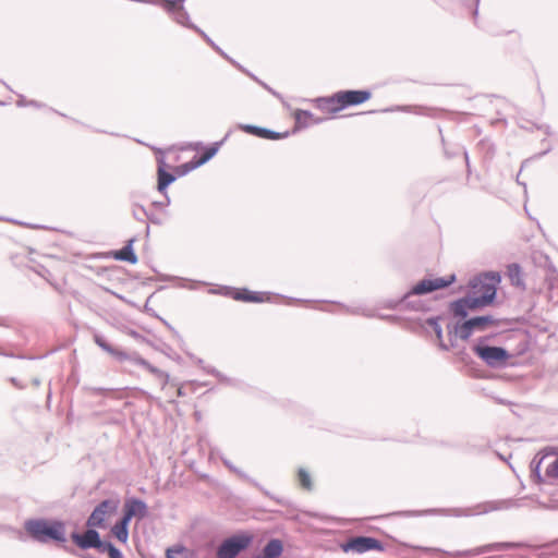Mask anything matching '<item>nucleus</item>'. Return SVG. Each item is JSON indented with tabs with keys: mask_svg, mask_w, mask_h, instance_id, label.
Returning a JSON list of instances; mask_svg holds the SVG:
<instances>
[{
	"mask_svg": "<svg viewBox=\"0 0 558 558\" xmlns=\"http://www.w3.org/2000/svg\"><path fill=\"white\" fill-rule=\"evenodd\" d=\"M145 219H147L148 221H150L151 223H155V225H160V220L157 219L155 217V215L150 214L147 211V216H145Z\"/></svg>",
	"mask_w": 558,
	"mask_h": 558,
	"instance_id": "40",
	"label": "nucleus"
},
{
	"mask_svg": "<svg viewBox=\"0 0 558 558\" xmlns=\"http://www.w3.org/2000/svg\"><path fill=\"white\" fill-rule=\"evenodd\" d=\"M28 105H32V106H35V107H40V105L37 104L36 101H29Z\"/></svg>",
	"mask_w": 558,
	"mask_h": 558,
	"instance_id": "48",
	"label": "nucleus"
},
{
	"mask_svg": "<svg viewBox=\"0 0 558 558\" xmlns=\"http://www.w3.org/2000/svg\"><path fill=\"white\" fill-rule=\"evenodd\" d=\"M464 158H465L466 166L469 167V155H468V151H464Z\"/></svg>",
	"mask_w": 558,
	"mask_h": 558,
	"instance_id": "47",
	"label": "nucleus"
},
{
	"mask_svg": "<svg viewBox=\"0 0 558 558\" xmlns=\"http://www.w3.org/2000/svg\"><path fill=\"white\" fill-rule=\"evenodd\" d=\"M367 317H374L376 316L373 312L363 313Z\"/></svg>",
	"mask_w": 558,
	"mask_h": 558,
	"instance_id": "46",
	"label": "nucleus"
},
{
	"mask_svg": "<svg viewBox=\"0 0 558 558\" xmlns=\"http://www.w3.org/2000/svg\"><path fill=\"white\" fill-rule=\"evenodd\" d=\"M148 509L145 501L131 498L128 499L124 504V513L122 519L130 522L132 518L137 517L138 519H143L147 515Z\"/></svg>",
	"mask_w": 558,
	"mask_h": 558,
	"instance_id": "11",
	"label": "nucleus"
},
{
	"mask_svg": "<svg viewBox=\"0 0 558 558\" xmlns=\"http://www.w3.org/2000/svg\"><path fill=\"white\" fill-rule=\"evenodd\" d=\"M473 352L489 367L500 368L507 365L510 359L509 352L501 347H492L486 341L480 340L473 345Z\"/></svg>",
	"mask_w": 558,
	"mask_h": 558,
	"instance_id": "4",
	"label": "nucleus"
},
{
	"mask_svg": "<svg viewBox=\"0 0 558 558\" xmlns=\"http://www.w3.org/2000/svg\"><path fill=\"white\" fill-rule=\"evenodd\" d=\"M546 473L549 476L558 477V456L548 464Z\"/></svg>",
	"mask_w": 558,
	"mask_h": 558,
	"instance_id": "33",
	"label": "nucleus"
},
{
	"mask_svg": "<svg viewBox=\"0 0 558 558\" xmlns=\"http://www.w3.org/2000/svg\"><path fill=\"white\" fill-rule=\"evenodd\" d=\"M175 177L167 172L162 166L158 167V191L163 192L172 182H174Z\"/></svg>",
	"mask_w": 558,
	"mask_h": 558,
	"instance_id": "25",
	"label": "nucleus"
},
{
	"mask_svg": "<svg viewBox=\"0 0 558 558\" xmlns=\"http://www.w3.org/2000/svg\"><path fill=\"white\" fill-rule=\"evenodd\" d=\"M24 530L36 542L46 544L66 542V525L61 520L29 519L24 523Z\"/></svg>",
	"mask_w": 558,
	"mask_h": 558,
	"instance_id": "1",
	"label": "nucleus"
},
{
	"mask_svg": "<svg viewBox=\"0 0 558 558\" xmlns=\"http://www.w3.org/2000/svg\"><path fill=\"white\" fill-rule=\"evenodd\" d=\"M169 2H173V7L170 10H166L169 13L173 14L174 21L187 28L197 29V26L190 22V16L186 10L183 7L184 0H168Z\"/></svg>",
	"mask_w": 558,
	"mask_h": 558,
	"instance_id": "13",
	"label": "nucleus"
},
{
	"mask_svg": "<svg viewBox=\"0 0 558 558\" xmlns=\"http://www.w3.org/2000/svg\"><path fill=\"white\" fill-rule=\"evenodd\" d=\"M96 529L97 527H88L84 534L73 532L71 538L81 549L95 548L96 545H99L100 538Z\"/></svg>",
	"mask_w": 558,
	"mask_h": 558,
	"instance_id": "12",
	"label": "nucleus"
},
{
	"mask_svg": "<svg viewBox=\"0 0 558 558\" xmlns=\"http://www.w3.org/2000/svg\"><path fill=\"white\" fill-rule=\"evenodd\" d=\"M223 463H225L226 466L229 468V470H231L232 472L238 474L241 478H243L244 481H246V482L251 483L252 485H254V486L259 488V484L256 481L251 478L246 473H244L240 469L235 468L230 461L223 460Z\"/></svg>",
	"mask_w": 558,
	"mask_h": 558,
	"instance_id": "30",
	"label": "nucleus"
},
{
	"mask_svg": "<svg viewBox=\"0 0 558 558\" xmlns=\"http://www.w3.org/2000/svg\"><path fill=\"white\" fill-rule=\"evenodd\" d=\"M368 90H341L330 97L319 98L320 108L330 112H338L349 106H357L371 98Z\"/></svg>",
	"mask_w": 558,
	"mask_h": 558,
	"instance_id": "3",
	"label": "nucleus"
},
{
	"mask_svg": "<svg viewBox=\"0 0 558 558\" xmlns=\"http://www.w3.org/2000/svg\"><path fill=\"white\" fill-rule=\"evenodd\" d=\"M167 558H182V550L180 549H168Z\"/></svg>",
	"mask_w": 558,
	"mask_h": 558,
	"instance_id": "38",
	"label": "nucleus"
},
{
	"mask_svg": "<svg viewBox=\"0 0 558 558\" xmlns=\"http://www.w3.org/2000/svg\"><path fill=\"white\" fill-rule=\"evenodd\" d=\"M283 551L282 542L278 538L270 539L262 551L263 558H278Z\"/></svg>",
	"mask_w": 558,
	"mask_h": 558,
	"instance_id": "22",
	"label": "nucleus"
},
{
	"mask_svg": "<svg viewBox=\"0 0 558 558\" xmlns=\"http://www.w3.org/2000/svg\"><path fill=\"white\" fill-rule=\"evenodd\" d=\"M222 143H223V141L216 142V143L211 144L210 146L206 147L204 150V154L201 156V158L198 160L184 165L185 171L193 170L197 167L203 166L207 161H209L218 153Z\"/></svg>",
	"mask_w": 558,
	"mask_h": 558,
	"instance_id": "15",
	"label": "nucleus"
},
{
	"mask_svg": "<svg viewBox=\"0 0 558 558\" xmlns=\"http://www.w3.org/2000/svg\"><path fill=\"white\" fill-rule=\"evenodd\" d=\"M396 110L410 111L409 107H397ZM386 112L395 111V109H386Z\"/></svg>",
	"mask_w": 558,
	"mask_h": 558,
	"instance_id": "43",
	"label": "nucleus"
},
{
	"mask_svg": "<svg viewBox=\"0 0 558 558\" xmlns=\"http://www.w3.org/2000/svg\"><path fill=\"white\" fill-rule=\"evenodd\" d=\"M108 555L110 558H123L121 550L118 549L116 546L109 548Z\"/></svg>",
	"mask_w": 558,
	"mask_h": 558,
	"instance_id": "37",
	"label": "nucleus"
},
{
	"mask_svg": "<svg viewBox=\"0 0 558 558\" xmlns=\"http://www.w3.org/2000/svg\"><path fill=\"white\" fill-rule=\"evenodd\" d=\"M94 341L99 348H101L105 352L109 353L110 355L114 356L117 360L123 361L124 357H126V352L114 349L106 341V339L101 335L95 333Z\"/></svg>",
	"mask_w": 558,
	"mask_h": 558,
	"instance_id": "20",
	"label": "nucleus"
},
{
	"mask_svg": "<svg viewBox=\"0 0 558 558\" xmlns=\"http://www.w3.org/2000/svg\"><path fill=\"white\" fill-rule=\"evenodd\" d=\"M500 275L498 272L484 274L472 281V304L474 306H486L490 304L496 298L497 286L500 282Z\"/></svg>",
	"mask_w": 558,
	"mask_h": 558,
	"instance_id": "2",
	"label": "nucleus"
},
{
	"mask_svg": "<svg viewBox=\"0 0 558 558\" xmlns=\"http://www.w3.org/2000/svg\"><path fill=\"white\" fill-rule=\"evenodd\" d=\"M210 293L230 295L234 300L244 301V302L260 303L266 300H269V298H265L263 293L252 292L247 289H243L242 291H233L228 287H222L219 290H210Z\"/></svg>",
	"mask_w": 558,
	"mask_h": 558,
	"instance_id": "9",
	"label": "nucleus"
},
{
	"mask_svg": "<svg viewBox=\"0 0 558 558\" xmlns=\"http://www.w3.org/2000/svg\"><path fill=\"white\" fill-rule=\"evenodd\" d=\"M169 203H170V199H169V197H167L165 203L163 202H155L154 205L162 207V206L169 205Z\"/></svg>",
	"mask_w": 558,
	"mask_h": 558,
	"instance_id": "42",
	"label": "nucleus"
},
{
	"mask_svg": "<svg viewBox=\"0 0 558 558\" xmlns=\"http://www.w3.org/2000/svg\"><path fill=\"white\" fill-rule=\"evenodd\" d=\"M343 551H354L357 554H363L368 550H384V545L381 542L374 537L369 536H357L350 538L347 543L341 545Z\"/></svg>",
	"mask_w": 558,
	"mask_h": 558,
	"instance_id": "7",
	"label": "nucleus"
},
{
	"mask_svg": "<svg viewBox=\"0 0 558 558\" xmlns=\"http://www.w3.org/2000/svg\"><path fill=\"white\" fill-rule=\"evenodd\" d=\"M473 300H474L473 296L468 294L465 298L454 301L451 304V311L453 312V314L456 316L466 317L468 310H475V308L480 307V306H474L472 304Z\"/></svg>",
	"mask_w": 558,
	"mask_h": 558,
	"instance_id": "19",
	"label": "nucleus"
},
{
	"mask_svg": "<svg viewBox=\"0 0 558 558\" xmlns=\"http://www.w3.org/2000/svg\"><path fill=\"white\" fill-rule=\"evenodd\" d=\"M474 330V327L469 324V319L460 325H456L453 330L449 329L450 347H454V339L458 337L462 340H468Z\"/></svg>",
	"mask_w": 558,
	"mask_h": 558,
	"instance_id": "17",
	"label": "nucleus"
},
{
	"mask_svg": "<svg viewBox=\"0 0 558 558\" xmlns=\"http://www.w3.org/2000/svg\"><path fill=\"white\" fill-rule=\"evenodd\" d=\"M549 298L558 303V275H553L547 279Z\"/></svg>",
	"mask_w": 558,
	"mask_h": 558,
	"instance_id": "29",
	"label": "nucleus"
},
{
	"mask_svg": "<svg viewBox=\"0 0 558 558\" xmlns=\"http://www.w3.org/2000/svg\"><path fill=\"white\" fill-rule=\"evenodd\" d=\"M253 537L247 534L234 535L225 539L217 550V558H235L248 547Z\"/></svg>",
	"mask_w": 558,
	"mask_h": 558,
	"instance_id": "6",
	"label": "nucleus"
},
{
	"mask_svg": "<svg viewBox=\"0 0 558 558\" xmlns=\"http://www.w3.org/2000/svg\"><path fill=\"white\" fill-rule=\"evenodd\" d=\"M495 323V319L490 315L486 316H477L469 319V324H471L475 330H484L486 326Z\"/></svg>",
	"mask_w": 558,
	"mask_h": 558,
	"instance_id": "26",
	"label": "nucleus"
},
{
	"mask_svg": "<svg viewBox=\"0 0 558 558\" xmlns=\"http://www.w3.org/2000/svg\"><path fill=\"white\" fill-rule=\"evenodd\" d=\"M119 507L118 499L102 500L90 513L86 525L88 527H101L109 513L114 512Z\"/></svg>",
	"mask_w": 558,
	"mask_h": 558,
	"instance_id": "8",
	"label": "nucleus"
},
{
	"mask_svg": "<svg viewBox=\"0 0 558 558\" xmlns=\"http://www.w3.org/2000/svg\"><path fill=\"white\" fill-rule=\"evenodd\" d=\"M207 372L215 375L216 377H218L220 380H227V378L225 376L221 375L220 372H218L217 369L215 368H207Z\"/></svg>",
	"mask_w": 558,
	"mask_h": 558,
	"instance_id": "39",
	"label": "nucleus"
},
{
	"mask_svg": "<svg viewBox=\"0 0 558 558\" xmlns=\"http://www.w3.org/2000/svg\"><path fill=\"white\" fill-rule=\"evenodd\" d=\"M17 105H19L20 107H23V106H27V105H28V102H26L24 98H21V99L17 101Z\"/></svg>",
	"mask_w": 558,
	"mask_h": 558,
	"instance_id": "45",
	"label": "nucleus"
},
{
	"mask_svg": "<svg viewBox=\"0 0 558 558\" xmlns=\"http://www.w3.org/2000/svg\"><path fill=\"white\" fill-rule=\"evenodd\" d=\"M403 303H407V301H403V296L398 300V301H395V300H390V301H387L385 303V307L387 308H391V310H395L397 308L400 304H403Z\"/></svg>",
	"mask_w": 558,
	"mask_h": 558,
	"instance_id": "36",
	"label": "nucleus"
},
{
	"mask_svg": "<svg viewBox=\"0 0 558 558\" xmlns=\"http://www.w3.org/2000/svg\"><path fill=\"white\" fill-rule=\"evenodd\" d=\"M514 547H515V544L509 543V542L492 543V544H487V545L477 547L473 550H470L466 553V555L468 556H476V555H482V554L492 553V551L508 550V549H511Z\"/></svg>",
	"mask_w": 558,
	"mask_h": 558,
	"instance_id": "18",
	"label": "nucleus"
},
{
	"mask_svg": "<svg viewBox=\"0 0 558 558\" xmlns=\"http://www.w3.org/2000/svg\"><path fill=\"white\" fill-rule=\"evenodd\" d=\"M113 546L114 545L111 544L110 542L101 541L99 538V545H96L95 548L98 549L100 553H108L109 554V548L113 547Z\"/></svg>",
	"mask_w": 558,
	"mask_h": 558,
	"instance_id": "35",
	"label": "nucleus"
},
{
	"mask_svg": "<svg viewBox=\"0 0 558 558\" xmlns=\"http://www.w3.org/2000/svg\"><path fill=\"white\" fill-rule=\"evenodd\" d=\"M195 31L198 32L206 39V41L209 43L221 56L229 59L228 56L218 46H216L215 43L202 29L197 27Z\"/></svg>",
	"mask_w": 558,
	"mask_h": 558,
	"instance_id": "34",
	"label": "nucleus"
},
{
	"mask_svg": "<svg viewBox=\"0 0 558 558\" xmlns=\"http://www.w3.org/2000/svg\"><path fill=\"white\" fill-rule=\"evenodd\" d=\"M132 214L137 221H144L145 216H147V210L143 206L134 205Z\"/></svg>",
	"mask_w": 558,
	"mask_h": 558,
	"instance_id": "32",
	"label": "nucleus"
},
{
	"mask_svg": "<svg viewBox=\"0 0 558 558\" xmlns=\"http://www.w3.org/2000/svg\"><path fill=\"white\" fill-rule=\"evenodd\" d=\"M298 476H299L300 484L304 488H306V489L312 488V478H311L310 473L305 469L300 468L298 471Z\"/></svg>",
	"mask_w": 558,
	"mask_h": 558,
	"instance_id": "31",
	"label": "nucleus"
},
{
	"mask_svg": "<svg viewBox=\"0 0 558 558\" xmlns=\"http://www.w3.org/2000/svg\"><path fill=\"white\" fill-rule=\"evenodd\" d=\"M378 318L389 320V322H396L397 317L392 315H377Z\"/></svg>",
	"mask_w": 558,
	"mask_h": 558,
	"instance_id": "41",
	"label": "nucleus"
},
{
	"mask_svg": "<svg viewBox=\"0 0 558 558\" xmlns=\"http://www.w3.org/2000/svg\"><path fill=\"white\" fill-rule=\"evenodd\" d=\"M502 508V502H486L477 505L474 509H449L446 514L454 517H470L475 514L488 513Z\"/></svg>",
	"mask_w": 558,
	"mask_h": 558,
	"instance_id": "10",
	"label": "nucleus"
},
{
	"mask_svg": "<svg viewBox=\"0 0 558 558\" xmlns=\"http://www.w3.org/2000/svg\"><path fill=\"white\" fill-rule=\"evenodd\" d=\"M508 276L513 284H515V286L523 284V281L521 278V268L518 264H511L508 266Z\"/></svg>",
	"mask_w": 558,
	"mask_h": 558,
	"instance_id": "27",
	"label": "nucleus"
},
{
	"mask_svg": "<svg viewBox=\"0 0 558 558\" xmlns=\"http://www.w3.org/2000/svg\"><path fill=\"white\" fill-rule=\"evenodd\" d=\"M295 121L299 124L303 123V124L307 125L308 121H312L313 123H318L319 119H314L313 113L307 110H298L295 112Z\"/></svg>",
	"mask_w": 558,
	"mask_h": 558,
	"instance_id": "28",
	"label": "nucleus"
},
{
	"mask_svg": "<svg viewBox=\"0 0 558 558\" xmlns=\"http://www.w3.org/2000/svg\"><path fill=\"white\" fill-rule=\"evenodd\" d=\"M129 524L130 522L125 521L121 518L120 522H118L112 527L113 535L121 542L126 543L129 538Z\"/></svg>",
	"mask_w": 558,
	"mask_h": 558,
	"instance_id": "24",
	"label": "nucleus"
},
{
	"mask_svg": "<svg viewBox=\"0 0 558 558\" xmlns=\"http://www.w3.org/2000/svg\"><path fill=\"white\" fill-rule=\"evenodd\" d=\"M241 129L244 132L255 135V136H258L260 138L279 140V138L283 137L282 134L275 132L270 129L260 128V126H256V125H252V124H243V125H241Z\"/></svg>",
	"mask_w": 558,
	"mask_h": 558,
	"instance_id": "16",
	"label": "nucleus"
},
{
	"mask_svg": "<svg viewBox=\"0 0 558 558\" xmlns=\"http://www.w3.org/2000/svg\"><path fill=\"white\" fill-rule=\"evenodd\" d=\"M456 281V275H449L446 278H429L423 279L414 284L404 295L403 301H407L411 295H423L434 292L439 289H444Z\"/></svg>",
	"mask_w": 558,
	"mask_h": 558,
	"instance_id": "5",
	"label": "nucleus"
},
{
	"mask_svg": "<svg viewBox=\"0 0 558 558\" xmlns=\"http://www.w3.org/2000/svg\"><path fill=\"white\" fill-rule=\"evenodd\" d=\"M123 361H130V362H132L135 365H138V366H142V367L146 368L148 372H150L151 374L156 375L158 378L162 379L163 384H167L168 380H169V375L167 373H165L163 371L155 367L148 361H146L145 359L141 357L137 353H131V354L126 353V357H124Z\"/></svg>",
	"mask_w": 558,
	"mask_h": 558,
	"instance_id": "14",
	"label": "nucleus"
},
{
	"mask_svg": "<svg viewBox=\"0 0 558 558\" xmlns=\"http://www.w3.org/2000/svg\"><path fill=\"white\" fill-rule=\"evenodd\" d=\"M263 86L269 90L272 95H275L276 97L280 98V95L278 93H276L274 89H271L269 86H267L266 84H263Z\"/></svg>",
	"mask_w": 558,
	"mask_h": 558,
	"instance_id": "44",
	"label": "nucleus"
},
{
	"mask_svg": "<svg viewBox=\"0 0 558 558\" xmlns=\"http://www.w3.org/2000/svg\"><path fill=\"white\" fill-rule=\"evenodd\" d=\"M426 324L434 330L436 333L437 339L439 340V348L445 351H449L450 345H447L442 341V329L439 324V317H430L426 320Z\"/></svg>",
	"mask_w": 558,
	"mask_h": 558,
	"instance_id": "23",
	"label": "nucleus"
},
{
	"mask_svg": "<svg viewBox=\"0 0 558 558\" xmlns=\"http://www.w3.org/2000/svg\"><path fill=\"white\" fill-rule=\"evenodd\" d=\"M134 239L129 240L128 244L120 251H117L114 253V258L118 260L128 262L130 264H136L137 263V256L135 255L133 251V243Z\"/></svg>",
	"mask_w": 558,
	"mask_h": 558,
	"instance_id": "21",
	"label": "nucleus"
}]
</instances>
